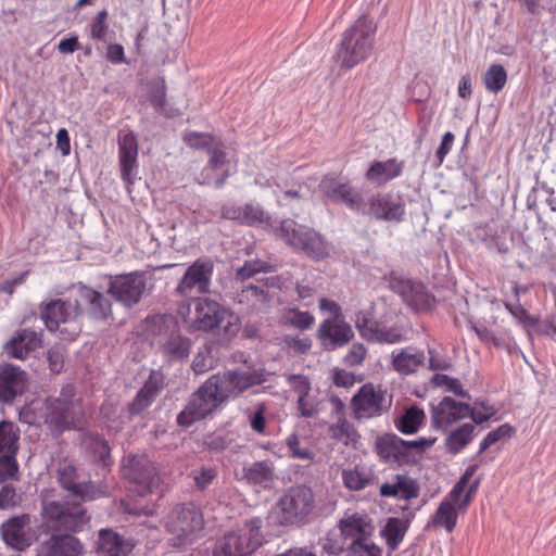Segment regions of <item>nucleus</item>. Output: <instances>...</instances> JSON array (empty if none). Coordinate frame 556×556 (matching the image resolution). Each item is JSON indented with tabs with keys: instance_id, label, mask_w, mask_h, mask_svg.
Returning a JSON list of instances; mask_svg holds the SVG:
<instances>
[{
	"instance_id": "nucleus-1",
	"label": "nucleus",
	"mask_w": 556,
	"mask_h": 556,
	"mask_svg": "<svg viewBox=\"0 0 556 556\" xmlns=\"http://www.w3.org/2000/svg\"><path fill=\"white\" fill-rule=\"evenodd\" d=\"M191 303L181 302L177 308V316L190 333L197 331H217L226 338L235 337L240 328L239 317L218 302L207 298H197Z\"/></svg>"
},
{
	"instance_id": "nucleus-2",
	"label": "nucleus",
	"mask_w": 556,
	"mask_h": 556,
	"mask_svg": "<svg viewBox=\"0 0 556 556\" xmlns=\"http://www.w3.org/2000/svg\"><path fill=\"white\" fill-rule=\"evenodd\" d=\"M376 31L377 25L368 16H361L343 31L333 55L340 68L352 70L371 55Z\"/></svg>"
},
{
	"instance_id": "nucleus-3",
	"label": "nucleus",
	"mask_w": 556,
	"mask_h": 556,
	"mask_svg": "<svg viewBox=\"0 0 556 556\" xmlns=\"http://www.w3.org/2000/svg\"><path fill=\"white\" fill-rule=\"evenodd\" d=\"M146 331L154 345L168 361H180L189 356L190 339L181 336L174 316L157 314L146 319Z\"/></svg>"
},
{
	"instance_id": "nucleus-4",
	"label": "nucleus",
	"mask_w": 556,
	"mask_h": 556,
	"mask_svg": "<svg viewBox=\"0 0 556 556\" xmlns=\"http://www.w3.org/2000/svg\"><path fill=\"white\" fill-rule=\"evenodd\" d=\"M435 441L437 439L432 437L408 441L394 433H383L377 437L375 451L383 462L389 464H415Z\"/></svg>"
},
{
	"instance_id": "nucleus-5",
	"label": "nucleus",
	"mask_w": 556,
	"mask_h": 556,
	"mask_svg": "<svg viewBox=\"0 0 556 556\" xmlns=\"http://www.w3.org/2000/svg\"><path fill=\"white\" fill-rule=\"evenodd\" d=\"M278 237L288 245L304 252L315 261L330 257L334 252L333 245L320 233L290 218L280 223Z\"/></svg>"
},
{
	"instance_id": "nucleus-6",
	"label": "nucleus",
	"mask_w": 556,
	"mask_h": 556,
	"mask_svg": "<svg viewBox=\"0 0 556 556\" xmlns=\"http://www.w3.org/2000/svg\"><path fill=\"white\" fill-rule=\"evenodd\" d=\"M165 526L174 545L184 546L200 538L204 520L201 510L194 504L186 503L173 507Z\"/></svg>"
},
{
	"instance_id": "nucleus-7",
	"label": "nucleus",
	"mask_w": 556,
	"mask_h": 556,
	"mask_svg": "<svg viewBox=\"0 0 556 556\" xmlns=\"http://www.w3.org/2000/svg\"><path fill=\"white\" fill-rule=\"evenodd\" d=\"M40 315L47 329L59 331L63 340L72 341L81 332L77 303L52 300L41 305Z\"/></svg>"
},
{
	"instance_id": "nucleus-8",
	"label": "nucleus",
	"mask_w": 556,
	"mask_h": 556,
	"mask_svg": "<svg viewBox=\"0 0 556 556\" xmlns=\"http://www.w3.org/2000/svg\"><path fill=\"white\" fill-rule=\"evenodd\" d=\"M224 401L217 380L212 376L191 395L185 409L177 416V422L188 427L212 414Z\"/></svg>"
},
{
	"instance_id": "nucleus-9",
	"label": "nucleus",
	"mask_w": 556,
	"mask_h": 556,
	"mask_svg": "<svg viewBox=\"0 0 556 556\" xmlns=\"http://www.w3.org/2000/svg\"><path fill=\"white\" fill-rule=\"evenodd\" d=\"M280 525L305 522L315 509L314 494L311 488L295 485L288 489L275 506Z\"/></svg>"
},
{
	"instance_id": "nucleus-10",
	"label": "nucleus",
	"mask_w": 556,
	"mask_h": 556,
	"mask_svg": "<svg viewBox=\"0 0 556 556\" xmlns=\"http://www.w3.org/2000/svg\"><path fill=\"white\" fill-rule=\"evenodd\" d=\"M41 516L43 526L52 531L76 532L89 521L80 504H61L56 501L43 503Z\"/></svg>"
},
{
	"instance_id": "nucleus-11",
	"label": "nucleus",
	"mask_w": 556,
	"mask_h": 556,
	"mask_svg": "<svg viewBox=\"0 0 556 556\" xmlns=\"http://www.w3.org/2000/svg\"><path fill=\"white\" fill-rule=\"evenodd\" d=\"M83 417L80 399L75 397L74 388L66 386L59 397L48 403L47 420L58 430L77 428Z\"/></svg>"
},
{
	"instance_id": "nucleus-12",
	"label": "nucleus",
	"mask_w": 556,
	"mask_h": 556,
	"mask_svg": "<svg viewBox=\"0 0 556 556\" xmlns=\"http://www.w3.org/2000/svg\"><path fill=\"white\" fill-rule=\"evenodd\" d=\"M123 475L129 489L140 496L153 492L161 480L155 465L143 454L128 456L123 466Z\"/></svg>"
},
{
	"instance_id": "nucleus-13",
	"label": "nucleus",
	"mask_w": 556,
	"mask_h": 556,
	"mask_svg": "<svg viewBox=\"0 0 556 556\" xmlns=\"http://www.w3.org/2000/svg\"><path fill=\"white\" fill-rule=\"evenodd\" d=\"M213 377L217 380L225 400L238 397L249 389L266 381L264 369L255 367H239Z\"/></svg>"
},
{
	"instance_id": "nucleus-14",
	"label": "nucleus",
	"mask_w": 556,
	"mask_h": 556,
	"mask_svg": "<svg viewBox=\"0 0 556 556\" xmlns=\"http://www.w3.org/2000/svg\"><path fill=\"white\" fill-rule=\"evenodd\" d=\"M391 405L386 392L372 383L362 386L351 400V408L356 419H369L382 415Z\"/></svg>"
},
{
	"instance_id": "nucleus-15",
	"label": "nucleus",
	"mask_w": 556,
	"mask_h": 556,
	"mask_svg": "<svg viewBox=\"0 0 556 556\" xmlns=\"http://www.w3.org/2000/svg\"><path fill=\"white\" fill-rule=\"evenodd\" d=\"M56 478L60 485L72 495L83 501H93L106 495V488L89 481H81L77 468L70 462L58 466Z\"/></svg>"
},
{
	"instance_id": "nucleus-16",
	"label": "nucleus",
	"mask_w": 556,
	"mask_h": 556,
	"mask_svg": "<svg viewBox=\"0 0 556 556\" xmlns=\"http://www.w3.org/2000/svg\"><path fill=\"white\" fill-rule=\"evenodd\" d=\"M355 326L361 336L371 342L395 344L406 339L402 327L374 320L368 312L356 314Z\"/></svg>"
},
{
	"instance_id": "nucleus-17",
	"label": "nucleus",
	"mask_w": 556,
	"mask_h": 556,
	"mask_svg": "<svg viewBox=\"0 0 556 556\" xmlns=\"http://www.w3.org/2000/svg\"><path fill=\"white\" fill-rule=\"evenodd\" d=\"M18 439L20 431L13 422H0V477L2 480L17 478L18 465L15 456Z\"/></svg>"
},
{
	"instance_id": "nucleus-18",
	"label": "nucleus",
	"mask_w": 556,
	"mask_h": 556,
	"mask_svg": "<svg viewBox=\"0 0 556 556\" xmlns=\"http://www.w3.org/2000/svg\"><path fill=\"white\" fill-rule=\"evenodd\" d=\"M323 195L333 202H341L349 208L365 213L366 203L358 192L349 181H341L333 176H325L318 185Z\"/></svg>"
},
{
	"instance_id": "nucleus-19",
	"label": "nucleus",
	"mask_w": 556,
	"mask_h": 556,
	"mask_svg": "<svg viewBox=\"0 0 556 556\" xmlns=\"http://www.w3.org/2000/svg\"><path fill=\"white\" fill-rule=\"evenodd\" d=\"M147 288L143 275L129 273L118 275L111 279L108 292L125 306L136 305L142 298Z\"/></svg>"
},
{
	"instance_id": "nucleus-20",
	"label": "nucleus",
	"mask_w": 556,
	"mask_h": 556,
	"mask_svg": "<svg viewBox=\"0 0 556 556\" xmlns=\"http://www.w3.org/2000/svg\"><path fill=\"white\" fill-rule=\"evenodd\" d=\"M212 275L213 263L198 260L187 268L175 289V293L180 296L206 293L210 291Z\"/></svg>"
},
{
	"instance_id": "nucleus-21",
	"label": "nucleus",
	"mask_w": 556,
	"mask_h": 556,
	"mask_svg": "<svg viewBox=\"0 0 556 556\" xmlns=\"http://www.w3.org/2000/svg\"><path fill=\"white\" fill-rule=\"evenodd\" d=\"M366 215L388 223H401L405 215V203L395 194L378 192L366 203Z\"/></svg>"
},
{
	"instance_id": "nucleus-22",
	"label": "nucleus",
	"mask_w": 556,
	"mask_h": 556,
	"mask_svg": "<svg viewBox=\"0 0 556 556\" xmlns=\"http://www.w3.org/2000/svg\"><path fill=\"white\" fill-rule=\"evenodd\" d=\"M230 175L231 164L226 152L223 149L214 148L210 154L207 164L198 177V181L202 185L220 188Z\"/></svg>"
},
{
	"instance_id": "nucleus-23",
	"label": "nucleus",
	"mask_w": 556,
	"mask_h": 556,
	"mask_svg": "<svg viewBox=\"0 0 556 556\" xmlns=\"http://www.w3.org/2000/svg\"><path fill=\"white\" fill-rule=\"evenodd\" d=\"M321 344L327 350H334L349 343L354 332L352 327L341 319L324 320L317 331Z\"/></svg>"
},
{
	"instance_id": "nucleus-24",
	"label": "nucleus",
	"mask_w": 556,
	"mask_h": 556,
	"mask_svg": "<svg viewBox=\"0 0 556 556\" xmlns=\"http://www.w3.org/2000/svg\"><path fill=\"white\" fill-rule=\"evenodd\" d=\"M28 515L16 516L7 520L1 527V535L5 544L23 551L31 544Z\"/></svg>"
},
{
	"instance_id": "nucleus-25",
	"label": "nucleus",
	"mask_w": 556,
	"mask_h": 556,
	"mask_svg": "<svg viewBox=\"0 0 556 556\" xmlns=\"http://www.w3.org/2000/svg\"><path fill=\"white\" fill-rule=\"evenodd\" d=\"M339 529L342 536L351 539V543L367 542L375 531L371 519L359 513L346 514L339 521Z\"/></svg>"
},
{
	"instance_id": "nucleus-26",
	"label": "nucleus",
	"mask_w": 556,
	"mask_h": 556,
	"mask_svg": "<svg viewBox=\"0 0 556 556\" xmlns=\"http://www.w3.org/2000/svg\"><path fill=\"white\" fill-rule=\"evenodd\" d=\"M138 143L132 131L118 136V160L122 179L127 186L134 182L132 172L137 167Z\"/></svg>"
},
{
	"instance_id": "nucleus-27",
	"label": "nucleus",
	"mask_w": 556,
	"mask_h": 556,
	"mask_svg": "<svg viewBox=\"0 0 556 556\" xmlns=\"http://www.w3.org/2000/svg\"><path fill=\"white\" fill-rule=\"evenodd\" d=\"M256 551V540L245 539L238 532L225 534L215 545L213 556H251Z\"/></svg>"
},
{
	"instance_id": "nucleus-28",
	"label": "nucleus",
	"mask_w": 556,
	"mask_h": 556,
	"mask_svg": "<svg viewBox=\"0 0 556 556\" xmlns=\"http://www.w3.org/2000/svg\"><path fill=\"white\" fill-rule=\"evenodd\" d=\"M26 374L13 365L0 366V401L10 402L26 389Z\"/></svg>"
},
{
	"instance_id": "nucleus-29",
	"label": "nucleus",
	"mask_w": 556,
	"mask_h": 556,
	"mask_svg": "<svg viewBox=\"0 0 556 556\" xmlns=\"http://www.w3.org/2000/svg\"><path fill=\"white\" fill-rule=\"evenodd\" d=\"M470 406L455 401L451 396H445L432 409L433 422L440 427L447 426L460 419L468 417Z\"/></svg>"
},
{
	"instance_id": "nucleus-30",
	"label": "nucleus",
	"mask_w": 556,
	"mask_h": 556,
	"mask_svg": "<svg viewBox=\"0 0 556 556\" xmlns=\"http://www.w3.org/2000/svg\"><path fill=\"white\" fill-rule=\"evenodd\" d=\"M382 497H393L409 501L419 495V486L416 481L406 475H395L380 485Z\"/></svg>"
},
{
	"instance_id": "nucleus-31",
	"label": "nucleus",
	"mask_w": 556,
	"mask_h": 556,
	"mask_svg": "<svg viewBox=\"0 0 556 556\" xmlns=\"http://www.w3.org/2000/svg\"><path fill=\"white\" fill-rule=\"evenodd\" d=\"M41 333L34 330L23 329L17 331L7 343L5 351L10 356L23 359L29 353L41 348Z\"/></svg>"
},
{
	"instance_id": "nucleus-32",
	"label": "nucleus",
	"mask_w": 556,
	"mask_h": 556,
	"mask_svg": "<svg viewBox=\"0 0 556 556\" xmlns=\"http://www.w3.org/2000/svg\"><path fill=\"white\" fill-rule=\"evenodd\" d=\"M83 546L72 535H52L42 542L39 547V556H79Z\"/></svg>"
},
{
	"instance_id": "nucleus-33",
	"label": "nucleus",
	"mask_w": 556,
	"mask_h": 556,
	"mask_svg": "<svg viewBox=\"0 0 556 556\" xmlns=\"http://www.w3.org/2000/svg\"><path fill=\"white\" fill-rule=\"evenodd\" d=\"M163 387V374L161 371H152L143 387L137 393L134 401L129 404L130 414H139L144 408L150 406Z\"/></svg>"
},
{
	"instance_id": "nucleus-34",
	"label": "nucleus",
	"mask_w": 556,
	"mask_h": 556,
	"mask_svg": "<svg viewBox=\"0 0 556 556\" xmlns=\"http://www.w3.org/2000/svg\"><path fill=\"white\" fill-rule=\"evenodd\" d=\"M391 357L393 369L401 375L416 372L427 359L422 351L412 346L393 351Z\"/></svg>"
},
{
	"instance_id": "nucleus-35",
	"label": "nucleus",
	"mask_w": 556,
	"mask_h": 556,
	"mask_svg": "<svg viewBox=\"0 0 556 556\" xmlns=\"http://www.w3.org/2000/svg\"><path fill=\"white\" fill-rule=\"evenodd\" d=\"M79 299L91 318L105 320L111 315V302L102 293L83 286L79 288Z\"/></svg>"
},
{
	"instance_id": "nucleus-36",
	"label": "nucleus",
	"mask_w": 556,
	"mask_h": 556,
	"mask_svg": "<svg viewBox=\"0 0 556 556\" xmlns=\"http://www.w3.org/2000/svg\"><path fill=\"white\" fill-rule=\"evenodd\" d=\"M243 479L251 485L268 490L275 482V466L271 460H258L243 467Z\"/></svg>"
},
{
	"instance_id": "nucleus-37",
	"label": "nucleus",
	"mask_w": 556,
	"mask_h": 556,
	"mask_svg": "<svg viewBox=\"0 0 556 556\" xmlns=\"http://www.w3.org/2000/svg\"><path fill=\"white\" fill-rule=\"evenodd\" d=\"M134 548L131 541L124 539L112 530L99 532L98 552L102 556H126Z\"/></svg>"
},
{
	"instance_id": "nucleus-38",
	"label": "nucleus",
	"mask_w": 556,
	"mask_h": 556,
	"mask_svg": "<svg viewBox=\"0 0 556 556\" xmlns=\"http://www.w3.org/2000/svg\"><path fill=\"white\" fill-rule=\"evenodd\" d=\"M404 168V162L395 157L387 161H376L367 169L365 177L377 185H383L399 176Z\"/></svg>"
},
{
	"instance_id": "nucleus-39",
	"label": "nucleus",
	"mask_w": 556,
	"mask_h": 556,
	"mask_svg": "<svg viewBox=\"0 0 556 556\" xmlns=\"http://www.w3.org/2000/svg\"><path fill=\"white\" fill-rule=\"evenodd\" d=\"M342 483L350 491H362L368 485L374 484L376 475L371 468L366 465H355L342 470Z\"/></svg>"
},
{
	"instance_id": "nucleus-40",
	"label": "nucleus",
	"mask_w": 556,
	"mask_h": 556,
	"mask_svg": "<svg viewBox=\"0 0 556 556\" xmlns=\"http://www.w3.org/2000/svg\"><path fill=\"white\" fill-rule=\"evenodd\" d=\"M426 414L424 409L416 405L406 407L394 419L395 428L403 434L409 435L416 433L419 428L425 424Z\"/></svg>"
},
{
	"instance_id": "nucleus-41",
	"label": "nucleus",
	"mask_w": 556,
	"mask_h": 556,
	"mask_svg": "<svg viewBox=\"0 0 556 556\" xmlns=\"http://www.w3.org/2000/svg\"><path fill=\"white\" fill-rule=\"evenodd\" d=\"M401 292L404 301L415 309H426L430 306L431 298L421 283L405 281Z\"/></svg>"
},
{
	"instance_id": "nucleus-42",
	"label": "nucleus",
	"mask_w": 556,
	"mask_h": 556,
	"mask_svg": "<svg viewBox=\"0 0 556 556\" xmlns=\"http://www.w3.org/2000/svg\"><path fill=\"white\" fill-rule=\"evenodd\" d=\"M475 425L463 424L453 429L445 439L446 450L452 454L459 453L473 439Z\"/></svg>"
},
{
	"instance_id": "nucleus-43",
	"label": "nucleus",
	"mask_w": 556,
	"mask_h": 556,
	"mask_svg": "<svg viewBox=\"0 0 556 556\" xmlns=\"http://www.w3.org/2000/svg\"><path fill=\"white\" fill-rule=\"evenodd\" d=\"M409 520H402L400 518H389L381 534L384 536L388 546L391 549L397 548L403 541L405 533L408 529Z\"/></svg>"
},
{
	"instance_id": "nucleus-44",
	"label": "nucleus",
	"mask_w": 556,
	"mask_h": 556,
	"mask_svg": "<svg viewBox=\"0 0 556 556\" xmlns=\"http://www.w3.org/2000/svg\"><path fill=\"white\" fill-rule=\"evenodd\" d=\"M457 510L450 502L442 501L432 516L430 525L444 528L447 532H453L457 522Z\"/></svg>"
},
{
	"instance_id": "nucleus-45",
	"label": "nucleus",
	"mask_w": 556,
	"mask_h": 556,
	"mask_svg": "<svg viewBox=\"0 0 556 556\" xmlns=\"http://www.w3.org/2000/svg\"><path fill=\"white\" fill-rule=\"evenodd\" d=\"M329 435L345 445L354 443L357 440V431L354 426L344 417H339L328 429Z\"/></svg>"
},
{
	"instance_id": "nucleus-46",
	"label": "nucleus",
	"mask_w": 556,
	"mask_h": 556,
	"mask_svg": "<svg viewBox=\"0 0 556 556\" xmlns=\"http://www.w3.org/2000/svg\"><path fill=\"white\" fill-rule=\"evenodd\" d=\"M280 320L285 326L306 330L313 326L315 318L308 312H302L298 308H286L282 312Z\"/></svg>"
},
{
	"instance_id": "nucleus-47",
	"label": "nucleus",
	"mask_w": 556,
	"mask_h": 556,
	"mask_svg": "<svg viewBox=\"0 0 556 556\" xmlns=\"http://www.w3.org/2000/svg\"><path fill=\"white\" fill-rule=\"evenodd\" d=\"M507 81V73L501 64H492L483 76V83L489 92H500Z\"/></svg>"
},
{
	"instance_id": "nucleus-48",
	"label": "nucleus",
	"mask_w": 556,
	"mask_h": 556,
	"mask_svg": "<svg viewBox=\"0 0 556 556\" xmlns=\"http://www.w3.org/2000/svg\"><path fill=\"white\" fill-rule=\"evenodd\" d=\"M184 141L194 149H206L211 154L214 148L223 149L222 142L208 134L190 131L184 135Z\"/></svg>"
},
{
	"instance_id": "nucleus-49",
	"label": "nucleus",
	"mask_w": 556,
	"mask_h": 556,
	"mask_svg": "<svg viewBox=\"0 0 556 556\" xmlns=\"http://www.w3.org/2000/svg\"><path fill=\"white\" fill-rule=\"evenodd\" d=\"M215 359L210 346L199 349L192 362V369L197 375L204 374L214 368Z\"/></svg>"
},
{
	"instance_id": "nucleus-50",
	"label": "nucleus",
	"mask_w": 556,
	"mask_h": 556,
	"mask_svg": "<svg viewBox=\"0 0 556 556\" xmlns=\"http://www.w3.org/2000/svg\"><path fill=\"white\" fill-rule=\"evenodd\" d=\"M150 101L156 112L162 114L165 113L166 84L163 78L153 80L150 92Z\"/></svg>"
},
{
	"instance_id": "nucleus-51",
	"label": "nucleus",
	"mask_w": 556,
	"mask_h": 556,
	"mask_svg": "<svg viewBox=\"0 0 556 556\" xmlns=\"http://www.w3.org/2000/svg\"><path fill=\"white\" fill-rule=\"evenodd\" d=\"M263 520L261 517H252L244 521L243 528L239 530L245 539L256 540V549L263 544L264 536L262 534Z\"/></svg>"
},
{
	"instance_id": "nucleus-52",
	"label": "nucleus",
	"mask_w": 556,
	"mask_h": 556,
	"mask_svg": "<svg viewBox=\"0 0 556 556\" xmlns=\"http://www.w3.org/2000/svg\"><path fill=\"white\" fill-rule=\"evenodd\" d=\"M286 445L290 452V456L295 459L312 460L314 453L306 446H302L299 437L291 433L286 439Z\"/></svg>"
},
{
	"instance_id": "nucleus-53",
	"label": "nucleus",
	"mask_w": 556,
	"mask_h": 556,
	"mask_svg": "<svg viewBox=\"0 0 556 556\" xmlns=\"http://www.w3.org/2000/svg\"><path fill=\"white\" fill-rule=\"evenodd\" d=\"M195 486L200 490L206 489L217 477V469L215 467H201L193 469L190 473Z\"/></svg>"
},
{
	"instance_id": "nucleus-54",
	"label": "nucleus",
	"mask_w": 556,
	"mask_h": 556,
	"mask_svg": "<svg viewBox=\"0 0 556 556\" xmlns=\"http://www.w3.org/2000/svg\"><path fill=\"white\" fill-rule=\"evenodd\" d=\"M349 556H382V551L371 540L350 543L346 548Z\"/></svg>"
},
{
	"instance_id": "nucleus-55",
	"label": "nucleus",
	"mask_w": 556,
	"mask_h": 556,
	"mask_svg": "<svg viewBox=\"0 0 556 556\" xmlns=\"http://www.w3.org/2000/svg\"><path fill=\"white\" fill-rule=\"evenodd\" d=\"M266 220V214L263 208L257 204L242 205L241 224L257 225Z\"/></svg>"
},
{
	"instance_id": "nucleus-56",
	"label": "nucleus",
	"mask_w": 556,
	"mask_h": 556,
	"mask_svg": "<svg viewBox=\"0 0 556 556\" xmlns=\"http://www.w3.org/2000/svg\"><path fill=\"white\" fill-rule=\"evenodd\" d=\"M513 431V427L509 426L508 424H504L500 426L497 429L490 431L480 443L479 454H482L491 445L495 444L501 439L510 437Z\"/></svg>"
},
{
	"instance_id": "nucleus-57",
	"label": "nucleus",
	"mask_w": 556,
	"mask_h": 556,
	"mask_svg": "<svg viewBox=\"0 0 556 556\" xmlns=\"http://www.w3.org/2000/svg\"><path fill=\"white\" fill-rule=\"evenodd\" d=\"M266 410L265 403H261L254 412H249L247 415L251 429L257 434H266Z\"/></svg>"
},
{
	"instance_id": "nucleus-58",
	"label": "nucleus",
	"mask_w": 556,
	"mask_h": 556,
	"mask_svg": "<svg viewBox=\"0 0 556 556\" xmlns=\"http://www.w3.org/2000/svg\"><path fill=\"white\" fill-rule=\"evenodd\" d=\"M298 409L302 417H314L319 413V402L311 392L298 397Z\"/></svg>"
},
{
	"instance_id": "nucleus-59",
	"label": "nucleus",
	"mask_w": 556,
	"mask_h": 556,
	"mask_svg": "<svg viewBox=\"0 0 556 556\" xmlns=\"http://www.w3.org/2000/svg\"><path fill=\"white\" fill-rule=\"evenodd\" d=\"M108 11L102 10L98 12L96 17L92 20L90 24V37L94 40H104L105 35L109 29V25L106 23L108 20Z\"/></svg>"
},
{
	"instance_id": "nucleus-60",
	"label": "nucleus",
	"mask_w": 556,
	"mask_h": 556,
	"mask_svg": "<svg viewBox=\"0 0 556 556\" xmlns=\"http://www.w3.org/2000/svg\"><path fill=\"white\" fill-rule=\"evenodd\" d=\"M232 441L233 439L230 433L217 432L205 439V445L211 451L222 452L228 448Z\"/></svg>"
},
{
	"instance_id": "nucleus-61",
	"label": "nucleus",
	"mask_w": 556,
	"mask_h": 556,
	"mask_svg": "<svg viewBox=\"0 0 556 556\" xmlns=\"http://www.w3.org/2000/svg\"><path fill=\"white\" fill-rule=\"evenodd\" d=\"M271 270H273V266L267 263L260 262V261L247 262V263H244V265L242 267H240L237 270V278L240 280H245V279L252 277L256 273H260V271L268 273Z\"/></svg>"
},
{
	"instance_id": "nucleus-62",
	"label": "nucleus",
	"mask_w": 556,
	"mask_h": 556,
	"mask_svg": "<svg viewBox=\"0 0 556 556\" xmlns=\"http://www.w3.org/2000/svg\"><path fill=\"white\" fill-rule=\"evenodd\" d=\"M287 382L291 387V389L299 396L306 395V393L311 392V383L307 377L303 375H288Z\"/></svg>"
},
{
	"instance_id": "nucleus-63",
	"label": "nucleus",
	"mask_w": 556,
	"mask_h": 556,
	"mask_svg": "<svg viewBox=\"0 0 556 556\" xmlns=\"http://www.w3.org/2000/svg\"><path fill=\"white\" fill-rule=\"evenodd\" d=\"M321 547L327 554L334 556L340 555L348 548L341 538L334 534L327 535L321 543Z\"/></svg>"
},
{
	"instance_id": "nucleus-64",
	"label": "nucleus",
	"mask_w": 556,
	"mask_h": 556,
	"mask_svg": "<svg viewBox=\"0 0 556 556\" xmlns=\"http://www.w3.org/2000/svg\"><path fill=\"white\" fill-rule=\"evenodd\" d=\"M17 502L15 489L9 484L3 485L0 490V508L13 507Z\"/></svg>"
}]
</instances>
